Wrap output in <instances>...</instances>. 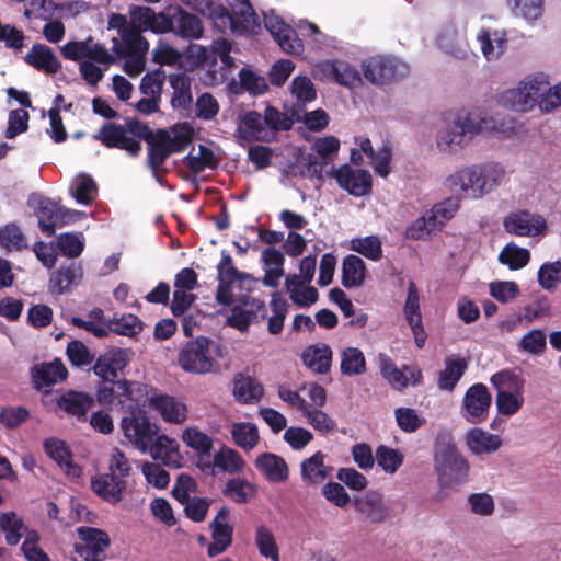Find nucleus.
Wrapping results in <instances>:
<instances>
[{"label": "nucleus", "mask_w": 561, "mask_h": 561, "mask_svg": "<svg viewBox=\"0 0 561 561\" xmlns=\"http://www.w3.org/2000/svg\"><path fill=\"white\" fill-rule=\"evenodd\" d=\"M327 175L334 178L339 186L353 196L362 197L371 192L373 178L367 170L343 164L337 169L330 168Z\"/></svg>", "instance_id": "16"}, {"label": "nucleus", "mask_w": 561, "mask_h": 561, "mask_svg": "<svg viewBox=\"0 0 561 561\" xmlns=\"http://www.w3.org/2000/svg\"><path fill=\"white\" fill-rule=\"evenodd\" d=\"M0 528L5 535V541L8 545L15 546L20 542L21 538L26 537L28 529L23 519L18 516L14 512L0 514Z\"/></svg>", "instance_id": "54"}, {"label": "nucleus", "mask_w": 561, "mask_h": 561, "mask_svg": "<svg viewBox=\"0 0 561 561\" xmlns=\"http://www.w3.org/2000/svg\"><path fill=\"white\" fill-rule=\"evenodd\" d=\"M302 362L312 371L325 374L331 367L332 351L324 343L310 345L302 353Z\"/></svg>", "instance_id": "46"}, {"label": "nucleus", "mask_w": 561, "mask_h": 561, "mask_svg": "<svg viewBox=\"0 0 561 561\" xmlns=\"http://www.w3.org/2000/svg\"><path fill=\"white\" fill-rule=\"evenodd\" d=\"M0 248L8 252H21L28 248L27 238L15 222L0 227Z\"/></svg>", "instance_id": "52"}, {"label": "nucleus", "mask_w": 561, "mask_h": 561, "mask_svg": "<svg viewBox=\"0 0 561 561\" xmlns=\"http://www.w3.org/2000/svg\"><path fill=\"white\" fill-rule=\"evenodd\" d=\"M366 80L374 84H385L404 78L410 67L407 62L392 56H374L362 62Z\"/></svg>", "instance_id": "10"}, {"label": "nucleus", "mask_w": 561, "mask_h": 561, "mask_svg": "<svg viewBox=\"0 0 561 561\" xmlns=\"http://www.w3.org/2000/svg\"><path fill=\"white\" fill-rule=\"evenodd\" d=\"M254 542L263 558L279 561V549L270 527L264 524L257 525L255 527Z\"/></svg>", "instance_id": "56"}, {"label": "nucleus", "mask_w": 561, "mask_h": 561, "mask_svg": "<svg viewBox=\"0 0 561 561\" xmlns=\"http://www.w3.org/2000/svg\"><path fill=\"white\" fill-rule=\"evenodd\" d=\"M285 173L293 178H316L319 180L325 174L318 160H316L314 153L304 151H299L296 160L285 169Z\"/></svg>", "instance_id": "42"}, {"label": "nucleus", "mask_w": 561, "mask_h": 561, "mask_svg": "<svg viewBox=\"0 0 561 561\" xmlns=\"http://www.w3.org/2000/svg\"><path fill=\"white\" fill-rule=\"evenodd\" d=\"M467 368L468 363L460 355L447 356L444 360V369L438 375V388L443 391H453Z\"/></svg>", "instance_id": "38"}, {"label": "nucleus", "mask_w": 561, "mask_h": 561, "mask_svg": "<svg viewBox=\"0 0 561 561\" xmlns=\"http://www.w3.org/2000/svg\"><path fill=\"white\" fill-rule=\"evenodd\" d=\"M504 229L519 237H536L547 229L546 219L526 210L510 213L503 220Z\"/></svg>", "instance_id": "21"}, {"label": "nucleus", "mask_w": 561, "mask_h": 561, "mask_svg": "<svg viewBox=\"0 0 561 561\" xmlns=\"http://www.w3.org/2000/svg\"><path fill=\"white\" fill-rule=\"evenodd\" d=\"M327 455L318 450L300 462V477L304 485L318 486L331 478L333 467L325 462Z\"/></svg>", "instance_id": "26"}, {"label": "nucleus", "mask_w": 561, "mask_h": 561, "mask_svg": "<svg viewBox=\"0 0 561 561\" xmlns=\"http://www.w3.org/2000/svg\"><path fill=\"white\" fill-rule=\"evenodd\" d=\"M213 461L216 468L229 474L241 473L247 466L242 456L230 447H222L216 451Z\"/></svg>", "instance_id": "53"}, {"label": "nucleus", "mask_w": 561, "mask_h": 561, "mask_svg": "<svg viewBox=\"0 0 561 561\" xmlns=\"http://www.w3.org/2000/svg\"><path fill=\"white\" fill-rule=\"evenodd\" d=\"M264 393L263 386L250 376L238 375L233 381V396L238 402H257Z\"/></svg>", "instance_id": "49"}, {"label": "nucleus", "mask_w": 561, "mask_h": 561, "mask_svg": "<svg viewBox=\"0 0 561 561\" xmlns=\"http://www.w3.org/2000/svg\"><path fill=\"white\" fill-rule=\"evenodd\" d=\"M147 453H149L153 459L161 460L164 465L170 467H179L182 459L179 453L178 442L164 434H157L150 442V447L147 449Z\"/></svg>", "instance_id": "37"}, {"label": "nucleus", "mask_w": 561, "mask_h": 561, "mask_svg": "<svg viewBox=\"0 0 561 561\" xmlns=\"http://www.w3.org/2000/svg\"><path fill=\"white\" fill-rule=\"evenodd\" d=\"M314 76L346 88H354L362 83V77L357 68L342 59L318 62L314 66Z\"/></svg>", "instance_id": "19"}, {"label": "nucleus", "mask_w": 561, "mask_h": 561, "mask_svg": "<svg viewBox=\"0 0 561 561\" xmlns=\"http://www.w3.org/2000/svg\"><path fill=\"white\" fill-rule=\"evenodd\" d=\"M364 261L353 254L347 255L342 264V284L346 288L359 287L365 279Z\"/></svg>", "instance_id": "51"}, {"label": "nucleus", "mask_w": 561, "mask_h": 561, "mask_svg": "<svg viewBox=\"0 0 561 561\" xmlns=\"http://www.w3.org/2000/svg\"><path fill=\"white\" fill-rule=\"evenodd\" d=\"M78 535L81 542L75 546L71 553L72 561H103L105 559V550L110 546V538L105 531L80 527Z\"/></svg>", "instance_id": "11"}, {"label": "nucleus", "mask_w": 561, "mask_h": 561, "mask_svg": "<svg viewBox=\"0 0 561 561\" xmlns=\"http://www.w3.org/2000/svg\"><path fill=\"white\" fill-rule=\"evenodd\" d=\"M529 261V250L520 248L514 242L507 243L499 254V262L507 266L511 271H517L525 267Z\"/></svg>", "instance_id": "60"}, {"label": "nucleus", "mask_w": 561, "mask_h": 561, "mask_svg": "<svg viewBox=\"0 0 561 561\" xmlns=\"http://www.w3.org/2000/svg\"><path fill=\"white\" fill-rule=\"evenodd\" d=\"M231 44L225 38L213 41L210 46L191 44L187 55L197 66L208 68L207 83L218 84L227 79L228 72L234 68V59L230 56Z\"/></svg>", "instance_id": "5"}, {"label": "nucleus", "mask_w": 561, "mask_h": 561, "mask_svg": "<svg viewBox=\"0 0 561 561\" xmlns=\"http://www.w3.org/2000/svg\"><path fill=\"white\" fill-rule=\"evenodd\" d=\"M489 117L471 114H457L439 127L435 135V145L443 154L455 156L463 151L480 134L492 128Z\"/></svg>", "instance_id": "3"}, {"label": "nucleus", "mask_w": 561, "mask_h": 561, "mask_svg": "<svg viewBox=\"0 0 561 561\" xmlns=\"http://www.w3.org/2000/svg\"><path fill=\"white\" fill-rule=\"evenodd\" d=\"M157 14L167 20L165 33L173 32L176 36L187 41L199 39L204 34L203 22L180 7H169Z\"/></svg>", "instance_id": "14"}, {"label": "nucleus", "mask_w": 561, "mask_h": 561, "mask_svg": "<svg viewBox=\"0 0 561 561\" xmlns=\"http://www.w3.org/2000/svg\"><path fill=\"white\" fill-rule=\"evenodd\" d=\"M434 465L442 486L463 483L470 468L448 434L438 436L436 440Z\"/></svg>", "instance_id": "6"}, {"label": "nucleus", "mask_w": 561, "mask_h": 561, "mask_svg": "<svg viewBox=\"0 0 561 561\" xmlns=\"http://www.w3.org/2000/svg\"><path fill=\"white\" fill-rule=\"evenodd\" d=\"M465 440L468 449L474 455L495 453L502 445V439L499 435L478 427L469 430Z\"/></svg>", "instance_id": "40"}, {"label": "nucleus", "mask_w": 561, "mask_h": 561, "mask_svg": "<svg viewBox=\"0 0 561 561\" xmlns=\"http://www.w3.org/2000/svg\"><path fill=\"white\" fill-rule=\"evenodd\" d=\"M121 428L125 438L141 453H147L150 442L158 434L157 424L150 422L146 413L126 415L121 421Z\"/></svg>", "instance_id": "13"}, {"label": "nucleus", "mask_w": 561, "mask_h": 561, "mask_svg": "<svg viewBox=\"0 0 561 561\" xmlns=\"http://www.w3.org/2000/svg\"><path fill=\"white\" fill-rule=\"evenodd\" d=\"M93 399L83 392L67 391L57 400L58 407L78 420L85 419L88 411L91 409Z\"/></svg>", "instance_id": "47"}, {"label": "nucleus", "mask_w": 561, "mask_h": 561, "mask_svg": "<svg viewBox=\"0 0 561 561\" xmlns=\"http://www.w3.org/2000/svg\"><path fill=\"white\" fill-rule=\"evenodd\" d=\"M264 24L279 47L287 54L300 55L304 45L297 37L295 30L286 24L284 20L274 12L264 13Z\"/></svg>", "instance_id": "20"}, {"label": "nucleus", "mask_w": 561, "mask_h": 561, "mask_svg": "<svg viewBox=\"0 0 561 561\" xmlns=\"http://www.w3.org/2000/svg\"><path fill=\"white\" fill-rule=\"evenodd\" d=\"M116 386L118 390L115 396L117 404L124 412L128 413V415L146 413L145 408L147 403L149 404L151 397V388L148 385L121 380L117 381Z\"/></svg>", "instance_id": "17"}, {"label": "nucleus", "mask_w": 561, "mask_h": 561, "mask_svg": "<svg viewBox=\"0 0 561 561\" xmlns=\"http://www.w3.org/2000/svg\"><path fill=\"white\" fill-rule=\"evenodd\" d=\"M62 56L72 61H83L88 58L104 61L108 57V49L95 43L91 36L84 41H71L61 47Z\"/></svg>", "instance_id": "28"}, {"label": "nucleus", "mask_w": 561, "mask_h": 561, "mask_svg": "<svg viewBox=\"0 0 561 561\" xmlns=\"http://www.w3.org/2000/svg\"><path fill=\"white\" fill-rule=\"evenodd\" d=\"M149 405L157 411L161 419L171 424H183L188 416L186 403L176 397L169 394H152L149 399Z\"/></svg>", "instance_id": "25"}, {"label": "nucleus", "mask_w": 561, "mask_h": 561, "mask_svg": "<svg viewBox=\"0 0 561 561\" xmlns=\"http://www.w3.org/2000/svg\"><path fill=\"white\" fill-rule=\"evenodd\" d=\"M285 285L290 300L298 307L307 308L318 300V290L297 275H288Z\"/></svg>", "instance_id": "43"}, {"label": "nucleus", "mask_w": 561, "mask_h": 561, "mask_svg": "<svg viewBox=\"0 0 561 561\" xmlns=\"http://www.w3.org/2000/svg\"><path fill=\"white\" fill-rule=\"evenodd\" d=\"M522 81L534 108L548 114L561 106V81L552 85L549 75L543 71L528 73Z\"/></svg>", "instance_id": "9"}, {"label": "nucleus", "mask_w": 561, "mask_h": 561, "mask_svg": "<svg viewBox=\"0 0 561 561\" xmlns=\"http://www.w3.org/2000/svg\"><path fill=\"white\" fill-rule=\"evenodd\" d=\"M339 149L340 140L334 136L322 137L313 142L311 152L314 153L316 160H318L325 174L327 171H330L329 164L333 161Z\"/></svg>", "instance_id": "55"}, {"label": "nucleus", "mask_w": 561, "mask_h": 561, "mask_svg": "<svg viewBox=\"0 0 561 561\" xmlns=\"http://www.w3.org/2000/svg\"><path fill=\"white\" fill-rule=\"evenodd\" d=\"M496 389L495 404L497 412L505 416L516 414L524 404L525 380L511 370H501L490 378Z\"/></svg>", "instance_id": "8"}, {"label": "nucleus", "mask_w": 561, "mask_h": 561, "mask_svg": "<svg viewBox=\"0 0 561 561\" xmlns=\"http://www.w3.org/2000/svg\"><path fill=\"white\" fill-rule=\"evenodd\" d=\"M27 204L37 218L41 231L47 237L55 234L58 229L60 205L36 193L30 195Z\"/></svg>", "instance_id": "22"}, {"label": "nucleus", "mask_w": 561, "mask_h": 561, "mask_svg": "<svg viewBox=\"0 0 561 561\" xmlns=\"http://www.w3.org/2000/svg\"><path fill=\"white\" fill-rule=\"evenodd\" d=\"M24 60L38 71L55 75L61 67L53 49L44 44H34Z\"/></svg>", "instance_id": "39"}, {"label": "nucleus", "mask_w": 561, "mask_h": 561, "mask_svg": "<svg viewBox=\"0 0 561 561\" xmlns=\"http://www.w3.org/2000/svg\"><path fill=\"white\" fill-rule=\"evenodd\" d=\"M44 449L67 476L78 478L81 474L80 467L72 462L70 451L62 440L48 438L44 443Z\"/></svg>", "instance_id": "41"}, {"label": "nucleus", "mask_w": 561, "mask_h": 561, "mask_svg": "<svg viewBox=\"0 0 561 561\" xmlns=\"http://www.w3.org/2000/svg\"><path fill=\"white\" fill-rule=\"evenodd\" d=\"M68 376V370L64 363L56 358L49 363L36 365L32 369V379L35 388L42 389L64 381Z\"/></svg>", "instance_id": "36"}, {"label": "nucleus", "mask_w": 561, "mask_h": 561, "mask_svg": "<svg viewBox=\"0 0 561 561\" xmlns=\"http://www.w3.org/2000/svg\"><path fill=\"white\" fill-rule=\"evenodd\" d=\"M83 277V267L81 263L71 262L60 265L54 271L48 280V290L53 295H62L69 293Z\"/></svg>", "instance_id": "31"}, {"label": "nucleus", "mask_w": 561, "mask_h": 561, "mask_svg": "<svg viewBox=\"0 0 561 561\" xmlns=\"http://www.w3.org/2000/svg\"><path fill=\"white\" fill-rule=\"evenodd\" d=\"M355 144L358 146L359 151L365 153L369 159L376 174L381 178H387L391 172V147L387 142H382L378 149H374L371 141L367 137H357Z\"/></svg>", "instance_id": "32"}, {"label": "nucleus", "mask_w": 561, "mask_h": 561, "mask_svg": "<svg viewBox=\"0 0 561 561\" xmlns=\"http://www.w3.org/2000/svg\"><path fill=\"white\" fill-rule=\"evenodd\" d=\"M203 15H207L213 24L221 33L230 32L233 35H242L247 32H255L259 27L256 14L249 0H234L231 3L233 14L222 4L213 0H181Z\"/></svg>", "instance_id": "2"}, {"label": "nucleus", "mask_w": 561, "mask_h": 561, "mask_svg": "<svg viewBox=\"0 0 561 561\" xmlns=\"http://www.w3.org/2000/svg\"><path fill=\"white\" fill-rule=\"evenodd\" d=\"M127 482L113 473H99L91 478L92 491L110 504H117L123 500Z\"/></svg>", "instance_id": "30"}, {"label": "nucleus", "mask_w": 561, "mask_h": 561, "mask_svg": "<svg viewBox=\"0 0 561 561\" xmlns=\"http://www.w3.org/2000/svg\"><path fill=\"white\" fill-rule=\"evenodd\" d=\"M179 364L187 373H210L214 367V360L209 356V340L198 336L187 342L179 354Z\"/></svg>", "instance_id": "12"}, {"label": "nucleus", "mask_w": 561, "mask_h": 561, "mask_svg": "<svg viewBox=\"0 0 561 561\" xmlns=\"http://www.w3.org/2000/svg\"><path fill=\"white\" fill-rule=\"evenodd\" d=\"M492 397L483 383H474L466 391L461 403V415L472 424L488 419Z\"/></svg>", "instance_id": "18"}, {"label": "nucleus", "mask_w": 561, "mask_h": 561, "mask_svg": "<svg viewBox=\"0 0 561 561\" xmlns=\"http://www.w3.org/2000/svg\"><path fill=\"white\" fill-rule=\"evenodd\" d=\"M505 176L502 163L483 161L456 168L444 180V186L459 198L480 199L502 185Z\"/></svg>", "instance_id": "1"}, {"label": "nucleus", "mask_w": 561, "mask_h": 561, "mask_svg": "<svg viewBox=\"0 0 561 561\" xmlns=\"http://www.w3.org/2000/svg\"><path fill=\"white\" fill-rule=\"evenodd\" d=\"M438 46L448 54L458 55L466 47L463 31H457L454 26H446L437 38Z\"/></svg>", "instance_id": "64"}, {"label": "nucleus", "mask_w": 561, "mask_h": 561, "mask_svg": "<svg viewBox=\"0 0 561 561\" xmlns=\"http://www.w3.org/2000/svg\"><path fill=\"white\" fill-rule=\"evenodd\" d=\"M114 60L115 58L110 51L107 59L104 61L88 58L79 65L80 76L88 84L95 87L103 79L105 72Z\"/></svg>", "instance_id": "58"}, {"label": "nucleus", "mask_w": 561, "mask_h": 561, "mask_svg": "<svg viewBox=\"0 0 561 561\" xmlns=\"http://www.w3.org/2000/svg\"><path fill=\"white\" fill-rule=\"evenodd\" d=\"M268 85L266 79L249 68H242L238 78H233L227 84L229 93L241 95L245 92L260 95L266 92Z\"/></svg>", "instance_id": "35"}, {"label": "nucleus", "mask_w": 561, "mask_h": 561, "mask_svg": "<svg viewBox=\"0 0 561 561\" xmlns=\"http://www.w3.org/2000/svg\"><path fill=\"white\" fill-rule=\"evenodd\" d=\"M94 139L102 141L107 148H119L136 157L141 150L140 141L130 136L123 125L104 124Z\"/></svg>", "instance_id": "23"}, {"label": "nucleus", "mask_w": 561, "mask_h": 561, "mask_svg": "<svg viewBox=\"0 0 561 561\" xmlns=\"http://www.w3.org/2000/svg\"><path fill=\"white\" fill-rule=\"evenodd\" d=\"M70 194L78 204L88 206L96 197V183L90 175L79 174L71 182Z\"/></svg>", "instance_id": "57"}, {"label": "nucleus", "mask_w": 561, "mask_h": 561, "mask_svg": "<svg viewBox=\"0 0 561 561\" xmlns=\"http://www.w3.org/2000/svg\"><path fill=\"white\" fill-rule=\"evenodd\" d=\"M356 507L369 522L381 524L390 519V507L383 495L375 490L367 491L356 501Z\"/></svg>", "instance_id": "33"}, {"label": "nucleus", "mask_w": 561, "mask_h": 561, "mask_svg": "<svg viewBox=\"0 0 561 561\" xmlns=\"http://www.w3.org/2000/svg\"><path fill=\"white\" fill-rule=\"evenodd\" d=\"M257 471L272 483H283L288 480L289 468L285 459L273 453H263L254 460Z\"/></svg>", "instance_id": "34"}, {"label": "nucleus", "mask_w": 561, "mask_h": 561, "mask_svg": "<svg viewBox=\"0 0 561 561\" xmlns=\"http://www.w3.org/2000/svg\"><path fill=\"white\" fill-rule=\"evenodd\" d=\"M181 438L187 447L199 456H208L213 449V438L197 426L184 428Z\"/></svg>", "instance_id": "59"}, {"label": "nucleus", "mask_w": 561, "mask_h": 561, "mask_svg": "<svg viewBox=\"0 0 561 561\" xmlns=\"http://www.w3.org/2000/svg\"><path fill=\"white\" fill-rule=\"evenodd\" d=\"M129 362V352L113 348L100 355L94 363L93 371L105 381H113Z\"/></svg>", "instance_id": "29"}, {"label": "nucleus", "mask_w": 561, "mask_h": 561, "mask_svg": "<svg viewBox=\"0 0 561 561\" xmlns=\"http://www.w3.org/2000/svg\"><path fill=\"white\" fill-rule=\"evenodd\" d=\"M169 82L173 89L171 104L173 108H187L193 101L191 91V80L185 73H173L169 77Z\"/></svg>", "instance_id": "50"}, {"label": "nucleus", "mask_w": 561, "mask_h": 561, "mask_svg": "<svg viewBox=\"0 0 561 561\" xmlns=\"http://www.w3.org/2000/svg\"><path fill=\"white\" fill-rule=\"evenodd\" d=\"M289 305L277 293L272 295L270 309L272 314L268 317L267 330L271 334L277 335L282 332L285 319L288 313Z\"/></svg>", "instance_id": "63"}, {"label": "nucleus", "mask_w": 561, "mask_h": 561, "mask_svg": "<svg viewBox=\"0 0 561 561\" xmlns=\"http://www.w3.org/2000/svg\"><path fill=\"white\" fill-rule=\"evenodd\" d=\"M218 270V287L216 299L224 306H230L234 301L242 300L253 290L255 278L244 272L238 271L229 253L221 252Z\"/></svg>", "instance_id": "7"}, {"label": "nucleus", "mask_w": 561, "mask_h": 561, "mask_svg": "<svg viewBox=\"0 0 561 561\" xmlns=\"http://www.w3.org/2000/svg\"><path fill=\"white\" fill-rule=\"evenodd\" d=\"M237 133L241 142L272 139V131L266 127V122L255 111H249L239 116Z\"/></svg>", "instance_id": "27"}, {"label": "nucleus", "mask_w": 561, "mask_h": 561, "mask_svg": "<svg viewBox=\"0 0 561 561\" xmlns=\"http://www.w3.org/2000/svg\"><path fill=\"white\" fill-rule=\"evenodd\" d=\"M499 102L505 108L516 113H529L534 108V103L527 94V90L523 88L522 79L513 88L504 90L500 96Z\"/></svg>", "instance_id": "44"}, {"label": "nucleus", "mask_w": 561, "mask_h": 561, "mask_svg": "<svg viewBox=\"0 0 561 561\" xmlns=\"http://www.w3.org/2000/svg\"><path fill=\"white\" fill-rule=\"evenodd\" d=\"M378 365L381 376L394 390L403 391L409 386H417L422 381L423 374L420 368L410 365L399 368L387 354L378 355Z\"/></svg>", "instance_id": "15"}, {"label": "nucleus", "mask_w": 561, "mask_h": 561, "mask_svg": "<svg viewBox=\"0 0 561 561\" xmlns=\"http://www.w3.org/2000/svg\"><path fill=\"white\" fill-rule=\"evenodd\" d=\"M167 20L158 15L149 7H134L130 10V22L119 35L121 41L113 38L112 50L117 56L145 53L149 43L144 38L142 33L151 31L157 34L165 33Z\"/></svg>", "instance_id": "4"}, {"label": "nucleus", "mask_w": 561, "mask_h": 561, "mask_svg": "<svg viewBox=\"0 0 561 561\" xmlns=\"http://www.w3.org/2000/svg\"><path fill=\"white\" fill-rule=\"evenodd\" d=\"M231 439L244 451L253 450L260 442L257 426L252 422H234L230 426Z\"/></svg>", "instance_id": "48"}, {"label": "nucleus", "mask_w": 561, "mask_h": 561, "mask_svg": "<svg viewBox=\"0 0 561 561\" xmlns=\"http://www.w3.org/2000/svg\"><path fill=\"white\" fill-rule=\"evenodd\" d=\"M209 527L211 541L207 545V554L214 558L227 551L232 543L233 527L229 523V511L222 507Z\"/></svg>", "instance_id": "24"}, {"label": "nucleus", "mask_w": 561, "mask_h": 561, "mask_svg": "<svg viewBox=\"0 0 561 561\" xmlns=\"http://www.w3.org/2000/svg\"><path fill=\"white\" fill-rule=\"evenodd\" d=\"M341 371L345 376H358L366 371L364 353L357 347H346L341 353Z\"/></svg>", "instance_id": "61"}, {"label": "nucleus", "mask_w": 561, "mask_h": 561, "mask_svg": "<svg viewBox=\"0 0 561 561\" xmlns=\"http://www.w3.org/2000/svg\"><path fill=\"white\" fill-rule=\"evenodd\" d=\"M256 491L257 488L254 483L241 478H233L227 482L224 493L231 501L242 504L249 502Z\"/></svg>", "instance_id": "62"}, {"label": "nucleus", "mask_w": 561, "mask_h": 561, "mask_svg": "<svg viewBox=\"0 0 561 561\" xmlns=\"http://www.w3.org/2000/svg\"><path fill=\"white\" fill-rule=\"evenodd\" d=\"M477 38L483 56L489 61L497 60L507 46L506 33L503 31L481 30Z\"/></svg>", "instance_id": "45"}]
</instances>
